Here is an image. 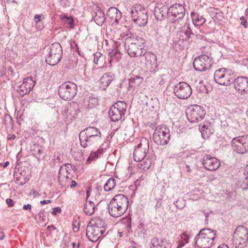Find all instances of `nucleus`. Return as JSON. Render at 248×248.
I'll return each mask as SVG.
<instances>
[{"mask_svg": "<svg viewBox=\"0 0 248 248\" xmlns=\"http://www.w3.org/2000/svg\"><path fill=\"white\" fill-rule=\"evenodd\" d=\"M115 186V180L112 177L109 178L104 185V188L106 191L112 190Z\"/></svg>", "mask_w": 248, "mask_h": 248, "instance_id": "obj_38", "label": "nucleus"}, {"mask_svg": "<svg viewBox=\"0 0 248 248\" xmlns=\"http://www.w3.org/2000/svg\"><path fill=\"white\" fill-rule=\"evenodd\" d=\"M41 21V15H35L34 16V21L36 23L39 22Z\"/></svg>", "mask_w": 248, "mask_h": 248, "instance_id": "obj_49", "label": "nucleus"}, {"mask_svg": "<svg viewBox=\"0 0 248 248\" xmlns=\"http://www.w3.org/2000/svg\"><path fill=\"white\" fill-rule=\"evenodd\" d=\"M242 139V137H235L231 141L233 150L240 154H244L248 151V144L244 142Z\"/></svg>", "mask_w": 248, "mask_h": 248, "instance_id": "obj_17", "label": "nucleus"}, {"mask_svg": "<svg viewBox=\"0 0 248 248\" xmlns=\"http://www.w3.org/2000/svg\"><path fill=\"white\" fill-rule=\"evenodd\" d=\"M127 105L124 101H119L116 102L109 109L108 114L112 121L120 120L125 114Z\"/></svg>", "mask_w": 248, "mask_h": 248, "instance_id": "obj_11", "label": "nucleus"}, {"mask_svg": "<svg viewBox=\"0 0 248 248\" xmlns=\"http://www.w3.org/2000/svg\"><path fill=\"white\" fill-rule=\"evenodd\" d=\"M247 239L245 238L232 235V242L236 248H243L245 247L247 245Z\"/></svg>", "mask_w": 248, "mask_h": 248, "instance_id": "obj_26", "label": "nucleus"}, {"mask_svg": "<svg viewBox=\"0 0 248 248\" xmlns=\"http://www.w3.org/2000/svg\"><path fill=\"white\" fill-rule=\"evenodd\" d=\"M62 211L61 208L60 207H55L53 208V211H52V214L53 215H56L58 213H60Z\"/></svg>", "mask_w": 248, "mask_h": 248, "instance_id": "obj_47", "label": "nucleus"}, {"mask_svg": "<svg viewBox=\"0 0 248 248\" xmlns=\"http://www.w3.org/2000/svg\"><path fill=\"white\" fill-rule=\"evenodd\" d=\"M50 229H52L53 230H56V228L55 227V226L54 225H51L50 226H47V229L48 230H50Z\"/></svg>", "mask_w": 248, "mask_h": 248, "instance_id": "obj_60", "label": "nucleus"}, {"mask_svg": "<svg viewBox=\"0 0 248 248\" xmlns=\"http://www.w3.org/2000/svg\"><path fill=\"white\" fill-rule=\"evenodd\" d=\"M114 75L112 73H105L101 78L99 81V87L102 89H105L109 86L110 83L114 80Z\"/></svg>", "mask_w": 248, "mask_h": 248, "instance_id": "obj_22", "label": "nucleus"}, {"mask_svg": "<svg viewBox=\"0 0 248 248\" xmlns=\"http://www.w3.org/2000/svg\"><path fill=\"white\" fill-rule=\"evenodd\" d=\"M170 137V130L165 125L156 127L153 134V139L155 142L160 145L167 144Z\"/></svg>", "mask_w": 248, "mask_h": 248, "instance_id": "obj_8", "label": "nucleus"}, {"mask_svg": "<svg viewBox=\"0 0 248 248\" xmlns=\"http://www.w3.org/2000/svg\"><path fill=\"white\" fill-rule=\"evenodd\" d=\"M34 84L35 82L31 77L25 78L23 80L22 84L18 87L17 91L20 96H23L30 93L34 87Z\"/></svg>", "mask_w": 248, "mask_h": 248, "instance_id": "obj_18", "label": "nucleus"}, {"mask_svg": "<svg viewBox=\"0 0 248 248\" xmlns=\"http://www.w3.org/2000/svg\"><path fill=\"white\" fill-rule=\"evenodd\" d=\"M77 185V183L75 181H72L71 182V184L70 185V187L71 188H73L74 187H75Z\"/></svg>", "mask_w": 248, "mask_h": 248, "instance_id": "obj_58", "label": "nucleus"}, {"mask_svg": "<svg viewBox=\"0 0 248 248\" xmlns=\"http://www.w3.org/2000/svg\"><path fill=\"white\" fill-rule=\"evenodd\" d=\"M194 35L188 26L186 27V29L185 31H180V36L184 41H188L191 35Z\"/></svg>", "mask_w": 248, "mask_h": 248, "instance_id": "obj_37", "label": "nucleus"}, {"mask_svg": "<svg viewBox=\"0 0 248 248\" xmlns=\"http://www.w3.org/2000/svg\"><path fill=\"white\" fill-rule=\"evenodd\" d=\"M42 153V151L41 150H38V153H35V156L38 160L41 157V155Z\"/></svg>", "mask_w": 248, "mask_h": 248, "instance_id": "obj_52", "label": "nucleus"}, {"mask_svg": "<svg viewBox=\"0 0 248 248\" xmlns=\"http://www.w3.org/2000/svg\"><path fill=\"white\" fill-rule=\"evenodd\" d=\"M69 173L65 167L62 166L59 170L58 180L62 181L64 179L67 180L69 178Z\"/></svg>", "mask_w": 248, "mask_h": 248, "instance_id": "obj_36", "label": "nucleus"}, {"mask_svg": "<svg viewBox=\"0 0 248 248\" xmlns=\"http://www.w3.org/2000/svg\"><path fill=\"white\" fill-rule=\"evenodd\" d=\"M71 47L73 49H76L79 54H80L79 48L78 44L75 41H73L70 44Z\"/></svg>", "mask_w": 248, "mask_h": 248, "instance_id": "obj_44", "label": "nucleus"}, {"mask_svg": "<svg viewBox=\"0 0 248 248\" xmlns=\"http://www.w3.org/2000/svg\"><path fill=\"white\" fill-rule=\"evenodd\" d=\"M233 235L245 238L248 240V232L246 227L243 226H239L235 229Z\"/></svg>", "mask_w": 248, "mask_h": 248, "instance_id": "obj_27", "label": "nucleus"}, {"mask_svg": "<svg viewBox=\"0 0 248 248\" xmlns=\"http://www.w3.org/2000/svg\"><path fill=\"white\" fill-rule=\"evenodd\" d=\"M88 107L92 108L95 107L98 105V99L94 97H90L88 101Z\"/></svg>", "mask_w": 248, "mask_h": 248, "instance_id": "obj_40", "label": "nucleus"}, {"mask_svg": "<svg viewBox=\"0 0 248 248\" xmlns=\"http://www.w3.org/2000/svg\"><path fill=\"white\" fill-rule=\"evenodd\" d=\"M51 202V200H43V201H41L40 202V203L42 205H45L46 204H47V203H50Z\"/></svg>", "mask_w": 248, "mask_h": 248, "instance_id": "obj_51", "label": "nucleus"}, {"mask_svg": "<svg viewBox=\"0 0 248 248\" xmlns=\"http://www.w3.org/2000/svg\"><path fill=\"white\" fill-rule=\"evenodd\" d=\"M173 93L179 99H186L189 98L192 93L190 86L185 82H180L173 88Z\"/></svg>", "mask_w": 248, "mask_h": 248, "instance_id": "obj_13", "label": "nucleus"}, {"mask_svg": "<svg viewBox=\"0 0 248 248\" xmlns=\"http://www.w3.org/2000/svg\"><path fill=\"white\" fill-rule=\"evenodd\" d=\"M90 196V189H88L86 192V199L87 200L89 197Z\"/></svg>", "mask_w": 248, "mask_h": 248, "instance_id": "obj_62", "label": "nucleus"}, {"mask_svg": "<svg viewBox=\"0 0 248 248\" xmlns=\"http://www.w3.org/2000/svg\"><path fill=\"white\" fill-rule=\"evenodd\" d=\"M78 230H79V227H78L76 226L75 225L73 227V231H74V232H78Z\"/></svg>", "mask_w": 248, "mask_h": 248, "instance_id": "obj_64", "label": "nucleus"}, {"mask_svg": "<svg viewBox=\"0 0 248 248\" xmlns=\"http://www.w3.org/2000/svg\"><path fill=\"white\" fill-rule=\"evenodd\" d=\"M216 237V233L209 228H204L200 230L195 237V244L199 248H210Z\"/></svg>", "mask_w": 248, "mask_h": 248, "instance_id": "obj_4", "label": "nucleus"}, {"mask_svg": "<svg viewBox=\"0 0 248 248\" xmlns=\"http://www.w3.org/2000/svg\"><path fill=\"white\" fill-rule=\"evenodd\" d=\"M73 155L75 156V157H76V158H78V157L80 158V157L82 156V153L78 150L77 155H74L73 154Z\"/></svg>", "mask_w": 248, "mask_h": 248, "instance_id": "obj_53", "label": "nucleus"}, {"mask_svg": "<svg viewBox=\"0 0 248 248\" xmlns=\"http://www.w3.org/2000/svg\"><path fill=\"white\" fill-rule=\"evenodd\" d=\"M207 129V127L206 125L205 124H203L201 127H200V130L201 131H202L203 132L204 131L205 129Z\"/></svg>", "mask_w": 248, "mask_h": 248, "instance_id": "obj_55", "label": "nucleus"}, {"mask_svg": "<svg viewBox=\"0 0 248 248\" xmlns=\"http://www.w3.org/2000/svg\"><path fill=\"white\" fill-rule=\"evenodd\" d=\"M23 209L24 210L31 211V206L30 204H27L23 205Z\"/></svg>", "mask_w": 248, "mask_h": 248, "instance_id": "obj_50", "label": "nucleus"}, {"mask_svg": "<svg viewBox=\"0 0 248 248\" xmlns=\"http://www.w3.org/2000/svg\"><path fill=\"white\" fill-rule=\"evenodd\" d=\"M191 16L193 23L196 26H201L202 25L205 21V18L197 13L192 12Z\"/></svg>", "mask_w": 248, "mask_h": 248, "instance_id": "obj_28", "label": "nucleus"}, {"mask_svg": "<svg viewBox=\"0 0 248 248\" xmlns=\"http://www.w3.org/2000/svg\"><path fill=\"white\" fill-rule=\"evenodd\" d=\"M169 8L166 5L157 3L155 7L154 15L157 20H162L169 16Z\"/></svg>", "mask_w": 248, "mask_h": 248, "instance_id": "obj_20", "label": "nucleus"}, {"mask_svg": "<svg viewBox=\"0 0 248 248\" xmlns=\"http://www.w3.org/2000/svg\"><path fill=\"white\" fill-rule=\"evenodd\" d=\"M104 221L100 218H95L92 219L88 225L94 227L98 229H101L104 227Z\"/></svg>", "mask_w": 248, "mask_h": 248, "instance_id": "obj_31", "label": "nucleus"}, {"mask_svg": "<svg viewBox=\"0 0 248 248\" xmlns=\"http://www.w3.org/2000/svg\"><path fill=\"white\" fill-rule=\"evenodd\" d=\"M79 139L82 147L92 150L87 161L97 158L103 153L102 134L98 129L92 126L86 127L79 133Z\"/></svg>", "mask_w": 248, "mask_h": 248, "instance_id": "obj_1", "label": "nucleus"}, {"mask_svg": "<svg viewBox=\"0 0 248 248\" xmlns=\"http://www.w3.org/2000/svg\"><path fill=\"white\" fill-rule=\"evenodd\" d=\"M63 18H65V22L68 25H72L74 24V20L72 17H68L66 16H64Z\"/></svg>", "mask_w": 248, "mask_h": 248, "instance_id": "obj_45", "label": "nucleus"}, {"mask_svg": "<svg viewBox=\"0 0 248 248\" xmlns=\"http://www.w3.org/2000/svg\"><path fill=\"white\" fill-rule=\"evenodd\" d=\"M233 86L239 93L245 94L248 93V78L239 77L234 80Z\"/></svg>", "mask_w": 248, "mask_h": 248, "instance_id": "obj_16", "label": "nucleus"}, {"mask_svg": "<svg viewBox=\"0 0 248 248\" xmlns=\"http://www.w3.org/2000/svg\"><path fill=\"white\" fill-rule=\"evenodd\" d=\"M6 202L9 207H12L14 205V202L11 199H7L6 200Z\"/></svg>", "mask_w": 248, "mask_h": 248, "instance_id": "obj_46", "label": "nucleus"}, {"mask_svg": "<svg viewBox=\"0 0 248 248\" xmlns=\"http://www.w3.org/2000/svg\"><path fill=\"white\" fill-rule=\"evenodd\" d=\"M217 248H229V247L225 244H221L220 245H219Z\"/></svg>", "mask_w": 248, "mask_h": 248, "instance_id": "obj_57", "label": "nucleus"}, {"mask_svg": "<svg viewBox=\"0 0 248 248\" xmlns=\"http://www.w3.org/2000/svg\"><path fill=\"white\" fill-rule=\"evenodd\" d=\"M107 16L112 20H114L116 23L121 18V12L116 8L112 7L109 8L107 11Z\"/></svg>", "mask_w": 248, "mask_h": 248, "instance_id": "obj_24", "label": "nucleus"}, {"mask_svg": "<svg viewBox=\"0 0 248 248\" xmlns=\"http://www.w3.org/2000/svg\"><path fill=\"white\" fill-rule=\"evenodd\" d=\"M129 201L128 198L123 194H118L111 200L108 205L110 215L113 217H119L123 215L127 210Z\"/></svg>", "mask_w": 248, "mask_h": 248, "instance_id": "obj_2", "label": "nucleus"}, {"mask_svg": "<svg viewBox=\"0 0 248 248\" xmlns=\"http://www.w3.org/2000/svg\"><path fill=\"white\" fill-rule=\"evenodd\" d=\"M108 55L110 58V59L108 60L109 63H111L112 62H118L121 56L120 52L115 49L111 50L109 52Z\"/></svg>", "mask_w": 248, "mask_h": 248, "instance_id": "obj_35", "label": "nucleus"}, {"mask_svg": "<svg viewBox=\"0 0 248 248\" xmlns=\"http://www.w3.org/2000/svg\"><path fill=\"white\" fill-rule=\"evenodd\" d=\"M202 164L206 170L214 171L219 167L220 163L216 158L211 157L210 155H206L203 158Z\"/></svg>", "mask_w": 248, "mask_h": 248, "instance_id": "obj_19", "label": "nucleus"}, {"mask_svg": "<svg viewBox=\"0 0 248 248\" xmlns=\"http://www.w3.org/2000/svg\"><path fill=\"white\" fill-rule=\"evenodd\" d=\"M169 17L172 16L174 21L183 18L185 15V9L183 5L175 4L169 8Z\"/></svg>", "mask_w": 248, "mask_h": 248, "instance_id": "obj_15", "label": "nucleus"}, {"mask_svg": "<svg viewBox=\"0 0 248 248\" xmlns=\"http://www.w3.org/2000/svg\"><path fill=\"white\" fill-rule=\"evenodd\" d=\"M100 229L93 226L87 225L86 228V236L92 242H95L99 238Z\"/></svg>", "mask_w": 248, "mask_h": 248, "instance_id": "obj_21", "label": "nucleus"}, {"mask_svg": "<svg viewBox=\"0 0 248 248\" xmlns=\"http://www.w3.org/2000/svg\"><path fill=\"white\" fill-rule=\"evenodd\" d=\"M167 76L165 75L161 76L158 80H159V84L160 85H163L166 83L167 80Z\"/></svg>", "mask_w": 248, "mask_h": 248, "instance_id": "obj_42", "label": "nucleus"}, {"mask_svg": "<svg viewBox=\"0 0 248 248\" xmlns=\"http://www.w3.org/2000/svg\"><path fill=\"white\" fill-rule=\"evenodd\" d=\"M38 223L42 226H46L48 223L47 213L44 210H42L39 213Z\"/></svg>", "mask_w": 248, "mask_h": 248, "instance_id": "obj_30", "label": "nucleus"}, {"mask_svg": "<svg viewBox=\"0 0 248 248\" xmlns=\"http://www.w3.org/2000/svg\"><path fill=\"white\" fill-rule=\"evenodd\" d=\"M141 169L143 170H147L151 166V161L149 159H146L141 164Z\"/></svg>", "mask_w": 248, "mask_h": 248, "instance_id": "obj_41", "label": "nucleus"}, {"mask_svg": "<svg viewBox=\"0 0 248 248\" xmlns=\"http://www.w3.org/2000/svg\"><path fill=\"white\" fill-rule=\"evenodd\" d=\"M204 108L198 105L191 106L186 111V116L191 123H196L203 119L205 115Z\"/></svg>", "mask_w": 248, "mask_h": 248, "instance_id": "obj_9", "label": "nucleus"}, {"mask_svg": "<svg viewBox=\"0 0 248 248\" xmlns=\"http://www.w3.org/2000/svg\"><path fill=\"white\" fill-rule=\"evenodd\" d=\"M143 78L139 75L130 78L128 79L129 89L132 90L137 89L143 82Z\"/></svg>", "mask_w": 248, "mask_h": 248, "instance_id": "obj_25", "label": "nucleus"}, {"mask_svg": "<svg viewBox=\"0 0 248 248\" xmlns=\"http://www.w3.org/2000/svg\"><path fill=\"white\" fill-rule=\"evenodd\" d=\"M101 57V54L100 52H97L94 54L93 62L95 64L98 63L99 58Z\"/></svg>", "mask_w": 248, "mask_h": 248, "instance_id": "obj_43", "label": "nucleus"}, {"mask_svg": "<svg viewBox=\"0 0 248 248\" xmlns=\"http://www.w3.org/2000/svg\"><path fill=\"white\" fill-rule=\"evenodd\" d=\"M151 248H166V247L162 240L154 238L151 242Z\"/></svg>", "mask_w": 248, "mask_h": 248, "instance_id": "obj_33", "label": "nucleus"}, {"mask_svg": "<svg viewBox=\"0 0 248 248\" xmlns=\"http://www.w3.org/2000/svg\"><path fill=\"white\" fill-rule=\"evenodd\" d=\"M99 237H100L102 234H104V233L105 232L104 227L103 228L100 229V231H99Z\"/></svg>", "mask_w": 248, "mask_h": 248, "instance_id": "obj_56", "label": "nucleus"}, {"mask_svg": "<svg viewBox=\"0 0 248 248\" xmlns=\"http://www.w3.org/2000/svg\"><path fill=\"white\" fill-rule=\"evenodd\" d=\"M14 178L16 179V183L18 185H23L27 180L22 172H16L14 174Z\"/></svg>", "mask_w": 248, "mask_h": 248, "instance_id": "obj_34", "label": "nucleus"}, {"mask_svg": "<svg viewBox=\"0 0 248 248\" xmlns=\"http://www.w3.org/2000/svg\"><path fill=\"white\" fill-rule=\"evenodd\" d=\"M241 24L243 25L245 28H248V24L246 20L242 22Z\"/></svg>", "mask_w": 248, "mask_h": 248, "instance_id": "obj_61", "label": "nucleus"}, {"mask_svg": "<svg viewBox=\"0 0 248 248\" xmlns=\"http://www.w3.org/2000/svg\"><path fill=\"white\" fill-rule=\"evenodd\" d=\"M16 138V136L14 134L13 135H10L8 136L7 137V140H13L14 139H15Z\"/></svg>", "mask_w": 248, "mask_h": 248, "instance_id": "obj_54", "label": "nucleus"}, {"mask_svg": "<svg viewBox=\"0 0 248 248\" xmlns=\"http://www.w3.org/2000/svg\"><path fill=\"white\" fill-rule=\"evenodd\" d=\"M233 78L232 71L224 68L216 70L214 75L215 81L217 83L225 86L230 85Z\"/></svg>", "mask_w": 248, "mask_h": 248, "instance_id": "obj_10", "label": "nucleus"}, {"mask_svg": "<svg viewBox=\"0 0 248 248\" xmlns=\"http://www.w3.org/2000/svg\"><path fill=\"white\" fill-rule=\"evenodd\" d=\"M145 55L146 64L150 65L151 68H154L157 66V57L156 55L151 52H148L142 54Z\"/></svg>", "mask_w": 248, "mask_h": 248, "instance_id": "obj_23", "label": "nucleus"}, {"mask_svg": "<svg viewBox=\"0 0 248 248\" xmlns=\"http://www.w3.org/2000/svg\"><path fill=\"white\" fill-rule=\"evenodd\" d=\"M193 64L196 70L204 71L212 65V59L206 55H202L194 59Z\"/></svg>", "mask_w": 248, "mask_h": 248, "instance_id": "obj_14", "label": "nucleus"}, {"mask_svg": "<svg viewBox=\"0 0 248 248\" xmlns=\"http://www.w3.org/2000/svg\"><path fill=\"white\" fill-rule=\"evenodd\" d=\"M3 123L7 127H13V119L8 114H6L4 116Z\"/></svg>", "mask_w": 248, "mask_h": 248, "instance_id": "obj_39", "label": "nucleus"}, {"mask_svg": "<svg viewBox=\"0 0 248 248\" xmlns=\"http://www.w3.org/2000/svg\"><path fill=\"white\" fill-rule=\"evenodd\" d=\"M94 20L98 25L102 26L105 20L104 13L98 10L95 13Z\"/></svg>", "mask_w": 248, "mask_h": 248, "instance_id": "obj_32", "label": "nucleus"}, {"mask_svg": "<svg viewBox=\"0 0 248 248\" xmlns=\"http://www.w3.org/2000/svg\"><path fill=\"white\" fill-rule=\"evenodd\" d=\"M94 210V203L93 202L87 201V199H86V202L84 208V212L85 214L88 216H91L93 214Z\"/></svg>", "mask_w": 248, "mask_h": 248, "instance_id": "obj_29", "label": "nucleus"}, {"mask_svg": "<svg viewBox=\"0 0 248 248\" xmlns=\"http://www.w3.org/2000/svg\"><path fill=\"white\" fill-rule=\"evenodd\" d=\"M77 92V85L70 81L61 84L58 90L60 97L64 100H71L76 96Z\"/></svg>", "mask_w": 248, "mask_h": 248, "instance_id": "obj_6", "label": "nucleus"}, {"mask_svg": "<svg viewBox=\"0 0 248 248\" xmlns=\"http://www.w3.org/2000/svg\"><path fill=\"white\" fill-rule=\"evenodd\" d=\"M161 205V202L160 201H158L156 204V207H160Z\"/></svg>", "mask_w": 248, "mask_h": 248, "instance_id": "obj_63", "label": "nucleus"}, {"mask_svg": "<svg viewBox=\"0 0 248 248\" xmlns=\"http://www.w3.org/2000/svg\"><path fill=\"white\" fill-rule=\"evenodd\" d=\"M62 56V49L60 44L58 42L53 43L48 55L46 58V62L50 65H55L60 61Z\"/></svg>", "mask_w": 248, "mask_h": 248, "instance_id": "obj_7", "label": "nucleus"}, {"mask_svg": "<svg viewBox=\"0 0 248 248\" xmlns=\"http://www.w3.org/2000/svg\"><path fill=\"white\" fill-rule=\"evenodd\" d=\"M130 13L133 20L139 26L146 25L148 19L147 10L140 4H136L131 9Z\"/></svg>", "mask_w": 248, "mask_h": 248, "instance_id": "obj_5", "label": "nucleus"}, {"mask_svg": "<svg viewBox=\"0 0 248 248\" xmlns=\"http://www.w3.org/2000/svg\"><path fill=\"white\" fill-rule=\"evenodd\" d=\"M244 174L247 180H248V164L246 166L244 170Z\"/></svg>", "mask_w": 248, "mask_h": 248, "instance_id": "obj_48", "label": "nucleus"}, {"mask_svg": "<svg viewBox=\"0 0 248 248\" xmlns=\"http://www.w3.org/2000/svg\"><path fill=\"white\" fill-rule=\"evenodd\" d=\"M144 40L139 36H133L126 39L124 44L125 49L132 57L141 56L144 47Z\"/></svg>", "mask_w": 248, "mask_h": 248, "instance_id": "obj_3", "label": "nucleus"}, {"mask_svg": "<svg viewBox=\"0 0 248 248\" xmlns=\"http://www.w3.org/2000/svg\"><path fill=\"white\" fill-rule=\"evenodd\" d=\"M149 140L145 138H142L133 152L134 160L137 162L143 160L149 151Z\"/></svg>", "mask_w": 248, "mask_h": 248, "instance_id": "obj_12", "label": "nucleus"}, {"mask_svg": "<svg viewBox=\"0 0 248 248\" xmlns=\"http://www.w3.org/2000/svg\"><path fill=\"white\" fill-rule=\"evenodd\" d=\"M4 238V235L2 231L0 229V240L3 239Z\"/></svg>", "mask_w": 248, "mask_h": 248, "instance_id": "obj_59", "label": "nucleus"}]
</instances>
